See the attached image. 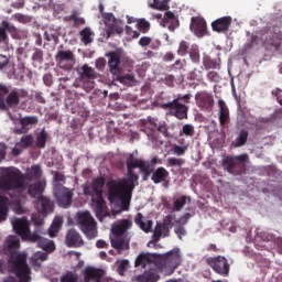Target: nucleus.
<instances>
[{"label": "nucleus", "instance_id": "nucleus-1", "mask_svg": "<svg viewBox=\"0 0 282 282\" xmlns=\"http://www.w3.org/2000/svg\"><path fill=\"white\" fill-rule=\"evenodd\" d=\"M126 164L128 177L119 181H108L106 186L108 188V200L110 204H118V202H120L121 209L129 210L131 194L133 193L135 186H138V180H140V176L133 173V170L140 169V171H142L143 166L147 164V161L135 159L133 154H129L126 160Z\"/></svg>", "mask_w": 282, "mask_h": 282}, {"label": "nucleus", "instance_id": "nucleus-2", "mask_svg": "<svg viewBox=\"0 0 282 282\" xmlns=\"http://www.w3.org/2000/svg\"><path fill=\"white\" fill-rule=\"evenodd\" d=\"M31 197L43 195V183L41 181L28 186L25 183V174L17 167H1L0 169V191L8 193L10 191H25Z\"/></svg>", "mask_w": 282, "mask_h": 282}, {"label": "nucleus", "instance_id": "nucleus-3", "mask_svg": "<svg viewBox=\"0 0 282 282\" xmlns=\"http://www.w3.org/2000/svg\"><path fill=\"white\" fill-rule=\"evenodd\" d=\"M9 257V270L12 274H15L19 282L32 281V269L28 264V254L18 252L21 241L14 236L9 237L6 241Z\"/></svg>", "mask_w": 282, "mask_h": 282}, {"label": "nucleus", "instance_id": "nucleus-4", "mask_svg": "<svg viewBox=\"0 0 282 282\" xmlns=\"http://www.w3.org/2000/svg\"><path fill=\"white\" fill-rule=\"evenodd\" d=\"M12 226L14 232L19 235V237L25 239L26 241H31V243H37L39 248H42L44 252L52 253L54 250H56V245H54V241L43 238L36 232L32 234L30 231V221H28V218H15L12 221Z\"/></svg>", "mask_w": 282, "mask_h": 282}, {"label": "nucleus", "instance_id": "nucleus-5", "mask_svg": "<svg viewBox=\"0 0 282 282\" xmlns=\"http://www.w3.org/2000/svg\"><path fill=\"white\" fill-rule=\"evenodd\" d=\"M105 187V177H97L93 180L91 184L84 187V195L91 197L95 204L96 217L102 221L104 217H109L105 210V198H102V188Z\"/></svg>", "mask_w": 282, "mask_h": 282}, {"label": "nucleus", "instance_id": "nucleus-6", "mask_svg": "<svg viewBox=\"0 0 282 282\" xmlns=\"http://www.w3.org/2000/svg\"><path fill=\"white\" fill-rule=\"evenodd\" d=\"M193 95H177V97L170 102L162 104V109L169 111L170 116H173L177 120H188V105Z\"/></svg>", "mask_w": 282, "mask_h": 282}, {"label": "nucleus", "instance_id": "nucleus-7", "mask_svg": "<svg viewBox=\"0 0 282 282\" xmlns=\"http://www.w3.org/2000/svg\"><path fill=\"white\" fill-rule=\"evenodd\" d=\"M28 91L19 88L10 90L8 86L0 84V109L2 111H8L12 107H18L21 102V98H25Z\"/></svg>", "mask_w": 282, "mask_h": 282}, {"label": "nucleus", "instance_id": "nucleus-8", "mask_svg": "<svg viewBox=\"0 0 282 282\" xmlns=\"http://www.w3.org/2000/svg\"><path fill=\"white\" fill-rule=\"evenodd\" d=\"M77 226H79L82 232L87 239H96L98 237V230L96 229V219L89 212H79L76 214Z\"/></svg>", "mask_w": 282, "mask_h": 282}, {"label": "nucleus", "instance_id": "nucleus-9", "mask_svg": "<svg viewBox=\"0 0 282 282\" xmlns=\"http://www.w3.org/2000/svg\"><path fill=\"white\" fill-rule=\"evenodd\" d=\"M99 12L106 25L107 39H111L113 34H122V32H124L122 23L118 21V19H116V15H113V13H105V6L99 4Z\"/></svg>", "mask_w": 282, "mask_h": 282}, {"label": "nucleus", "instance_id": "nucleus-10", "mask_svg": "<svg viewBox=\"0 0 282 282\" xmlns=\"http://www.w3.org/2000/svg\"><path fill=\"white\" fill-rule=\"evenodd\" d=\"M55 62L61 69L70 72V69H74V65H76V55L72 50L65 51V46L61 44L55 54Z\"/></svg>", "mask_w": 282, "mask_h": 282}, {"label": "nucleus", "instance_id": "nucleus-11", "mask_svg": "<svg viewBox=\"0 0 282 282\" xmlns=\"http://www.w3.org/2000/svg\"><path fill=\"white\" fill-rule=\"evenodd\" d=\"M248 162V154H240L238 156H227L223 160L225 171L230 175H241L243 173V164Z\"/></svg>", "mask_w": 282, "mask_h": 282}, {"label": "nucleus", "instance_id": "nucleus-12", "mask_svg": "<svg viewBox=\"0 0 282 282\" xmlns=\"http://www.w3.org/2000/svg\"><path fill=\"white\" fill-rule=\"evenodd\" d=\"M54 197L57 202V205L61 208H69L74 199V189H69L62 185V183L54 184L53 187Z\"/></svg>", "mask_w": 282, "mask_h": 282}, {"label": "nucleus", "instance_id": "nucleus-13", "mask_svg": "<svg viewBox=\"0 0 282 282\" xmlns=\"http://www.w3.org/2000/svg\"><path fill=\"white\" fill-rule=\"evenodd\" d=\"M17 215H25V208L21 204V200H13L10 203V198L6 195H0V221H6L8 219V206H10Z\"/></svg>", "mask_w": 282, "mask_h": 282}, {"label": "nucleus", "instance_id": "nucleus-14", "mask_svg": "<svg viewBox=\"0 0 282 282\" xmlns=\"http://www.w3.org/2000/svg\"><path fill=\"white\" fill-rule=\"evenodd\" d=\"M159 257L163 268H170V270L174 271L182 265V254L180 253V248H174Z\"/></svg>", "mask_w": 282, "mask_h": 282}, {"label": "nucleus", "instance_id": "nucleus-15", "mask_svg": "<svg viewBox=\"0 0 282 282\" xmlns=\"http://www.w3.org/2000/svg\"><path fill=\"white\" fill-rule=\"evenodd\" d=\"M206 263L213 268L214 272L221 274V276H228L230 272V265L228 264L226 257L218 256L215 258H207Z\"/></svg>", "mask_w": 282, "mask_h": 282}, {"label": "nucleus", "instance_id": "nucleus-16", "mask_svg": "<svg viewBox=\"0 0 282 282\" xmlns=\"http://www.w3.org/2000/svg\"><path fill=\"white\" fill-rule=\"evenodd\" d=\"M195 100L202 111H213V107H215V98L206 90L198 91L195 95Z\"/></svg>", "mask_w": 282, "mask_h": 282}, {"label": "nucleus", "instance_id": "nucleus-17", "mask_svg": "<svg viewBox=\"0 0 282 282\" xmlns=\"http://www.w3.org/2000/svg\"><path fill=\"white\" fill-rule=\"evenodd\" d=\"M131 240L127 236H113L110 238L111 247L115 248L117 254H124L126 250L131 248Z\"/></svg>", "mask_w": 282, "mask_h": 282}, {"label": "nucleus", "instance_id": "nucleus-18", "mask_svg": "<svg viewBox=\"0 0 282 282\" xmlns=\"http://www.w3.org/2000/svg\"><path fill=\"white\" fill-rule=\"evenodd\" d=\"M84 282H102L105 270L95 267H86L84 269Z\"/></svg>", "mask_w": 282, "mask_h": 282}, {"label": "nucleus", "instance_id": "nucleus-19", "mask_svg": "<svg viewBox=\"0 0 282 282\" xmlns=\"http://www.w3.org/2000/svg\"><path fill=\"white\" fill-rule=\"evenodd\" d=\"M65 243L67 248H83L85 241L76 229H69L65 237Z\"/></svg>", "mask_w": 282, "mask_h": 282}, {"label": "nucleus", "instance_id": "nucleus-20", "mask_svg": "<svg viewBox=\"0 0 282 282\" xmlns=\"http://www.w3.org/2000/svg\"><path fill=\"white\" fill-rule=\"evenodd\" d=\"M107 56L109 57L108 67L110 69V74L119 76L122 72V68L120 67V58H122V56L118 52H110Z\"/></svg>", "mask_w": 282, "mask_h": 282}, {"label": "nucleus", "instance_id": "nucleus-21", "mask_svg": "<svg viewBox=\"0 0 282 282\" xmlns=\"http://www.w3.org/2000/svg\"><path fill=\"white\" fill-rule=\"evenodd\" d=\"M230 25H232V18L229 15L219 18L212 22L213 31L218 32L219 34L228 32V30H230Z\"/></svg>", "mask_w": 282, "mask_h": 282}, {"label": "nucleus", "instance_id": "nucleus-22", "mask_svg": "<svg viewBox=\"0 0 282 282\" xmlns=\"http://www.w3.org/2000/svg\"><path fill=\"white\" fill-rule=\"evenodd\" d=\"M133 221L131 219L118 220L111 228V232L115 237H124V232L132 228Z\"/></svg>", "mask_w": 282, "mask_h": 282}, {"label": "nucleus", "instance_id": "nucleus-23", "mask_svg": "<svg viewBox=\"0 0 282 282\" xmlns=\"http://www.w3.org/2000/svg\"><path fill=\"white\" fill-rule=\"evenodd\" d=\"M169 235H171V228L166 224L156 223L150 243H158L162 237H169Z\"/></svg>", "mask_w": 282, "mask_h": 282}, {"label": "nucleus", "instance_id": "nucleus-24", "mask_svg": "<svg viewBox=\"0 0 282 282\" xmlns=\"http://www.w3.org/2000/svg\"><path fill=\"white\" fill-rule=\"evenodd\" d=\"M191 30L195 35L202 37L206 35V20L196 17L192 18Z\"/></svg>", "mask_w": 282, "mask_h": 282}, {"label": "nucleus", "instance_id": "nucleus-25", "mask_svg": "<svg viewBox=\"0 0 282 282\" xmlns=\"http://www.w3.org/2000/svg\"><path fill=\"white\" fill-rule=\"evenodd\" d=\"M161 24L163 28H167L170 32H175L180 28V20L175 18V13L166 11Z\"/></svg>", "mask_w": 282, "mask_h": 282}, {"label": "nucleus", "instance_id": "nucleus-26", "mask_svg": "<svg viewBox=\"0 0 282 282\" xmlns=\"http://www.w3.org/2000/svg\"><path fill=\"white\" fill-rule=\"evenodd\" d=\"M134 224L139 226L143 232H151L153 229V220H147L142 213H138L134 217Z\"/></svg>", "mask_w": 282, "mask_h": 282}, {"label": "nucleus", "instance_id": "nucleus-27", "mask_svg": "<svg viewBox=\"0 0 282 282\" xmlns=\"http://www.w3.org/2000/svg\"><path fill=\"white\" fill-rule=\"evenodd\" d=\"M250 135V132L246 129H241L237 132L236 139L231 142V147L234 149H239L241 147H246L248 143V137Z\"/></svg>", "mask_w": 282, "mask_h": 282}, {"label": "nucleus", "instance_id": "nucleus-28", "mask_svg": "<svg viewBox=\"0 0 282 282\" xmlns=\"http://www.w3.org/2000/svg\"><path fill=\"white\" fill-rule=\"evenodd\" d=\"M170 173L167 172L166 169L163 166L158 167L151 176V180L154 184H162V182H166L169 180Z\"/></svg>", "mask_w": 282, "mask_h": 282}, {"label": "nucleus", "instance_id": "nucleus-29", "mask_svg": "<svg viewBox=\"0 0 282 282\" xmlns=\"http://www.w3.org/2000/svg\"><path fill=\"white\" fill-rule=\"evenodd\" d=\"M218 107L220 127H225L228 122V118H230V111L228 110V106H226V101H224V99L218 100Z\"/></svg>", "mask_w": 282, "mask_h": 282}, {"label": "nucleus", "instance_id": "nucleus-30", "mask_svg": "<svg viewBox=\"0 0 282 282\" xmlns=\"http://www.w3.org/2000/svg\"><path fill=\"white\" fill-rule=\"evenodd\" d=\"M42 215H50V213H54V202L50 199L47 196H40L37 199Z\"/></svg>", "mask_w": 282, "mask_h": 282}, {"label": "nucleus", "instance_id": "nucleus-31", "mask_svg": "<svg viewBox=\"0 0 282 282\" xmlns=\"http://www.w3.org/2000/svg\"><path fill=\"white\" fill-rule=\"evenodd\" d=\"M159 280L160 275L153 269H150L135 278L137 282H158Z\"/></svg>", "mask_w": 282, "mask_h": 282}, {"label": "nucleus", "instance_id": "nucleus-32", "mask_svg": "<svg viewBox=\"0 0 282 282\" xmlns=\"http://www.w3.org/2000/svg\"><path fill=\"white\" fill-rule=\"evenodd\" d=\"M203 67L208 72V69H221V63L217 59L210 58V56L203 57Z\"/></svg>", "mask_w": 282, "mask_h": 282}, {"label": "nucleus", "instance_id": "nucleus-33", "mask_svg": "<svg viewBox=\"0 0 282 282\" xmlns=\"http://www.w3.org/2000/svg\"><path fill=\"white\" fill-rule=\"evenodd\" d=\"M187 54L189 55L192 63L199 65L202 56L199 55V46L197 44H192Z\"/></svg>", "mask_w": 282, "mask_h": 282}, {"label": "nucleus", "instance_id": "nucleus-34", "mask_svg": "<svg viewBox=\"0 0 282 282\" xmlns=\"http://www.w3.org/2000/svg\"><path fill=\"white\" fill-rule=\"evenodd\" d=\"M151 257H153L150 253H141L137 257L134 265L135 268H147L149 263H151Z\"/></svg>", "mask_w": 282, "mask_h": 282}, {"label": "nucleus", "instance_id": "nucleus-35", "mask_svg": "<svg viewBox=\"0 0 282 282\" xmlns=\"http://www.w3.org/2000/svg\"><path fill=\"white\" fill-rule=\"evenodd\" d=\"M43 175V170H41V165H33L31 169L28 171L25 177L26 180H39Z\"/></svg>", "mask_w": 282, "mask_h": 282}, {"label": "nucleus", "instance_id": "nucleus-36", "mask_svg": "<svg viewBox=\"0 0 282 282\" xmlns=\"http://www.w3.org/2000/svg\"><path fill=\"white\" fill-rule=\"evenodd\" d=\"M96 78V70L89 67L88 65H84L82 67V79L83 80H95Z\"/></svg>", "mask_w": 282, "mask_h": 282}, {"label": "nucleus", "instance_id": "nucleus-37", "mask_svg": "<svg viewBox=\"0 0 282 282\" xmlns=\"http://www.w3.org/2000/svg\"><path fill=\"white\" fill-rule=\"evenodd\" d=\"M62 226H63V218L55 217L48 231L50 237H56V234L58 232Z\"/></svg>", "mask_w": 282, "mask_h": 282}, {"label": "nucleus", "instance_id": "nucleus-38", "mask_svg": "<svg viewBox=\"0 0 282 282\" xmlns=\"http://www.w3.org/2000/svg\"><path fill=\"white\" fill-rule=\"evenodd\" d=\"M171 0H153V3H150L149 6L153 9V10H162V11H166L169 10V2Z\"/></svg>", "mask_w": 282, "mask_h": 282}, {"label": "nucleus", "instance_id": "nucleus-39", "mask_svg": "<svg viewBox=\"0 0 282 282\" xmlns=\"http://www.w3.org/2000/svg\"><path fill=\"white\" fill-rule=\"evenodd\" d=\"M34 143V137L32 134L23 135L19 143H17V147H20L21 149H29Z\"/></svg>", "mask_w": 282, "mask_h": 282}, {"label": "nucleus", "instance_id": "nucleus-40", "mask_svg": "<svg viewBox=\"0 0 282 282\" xmlns=\"http://www.w3.org/2000/svg\"><path fill=\"white\" fill-rule=\"evenodd\" d=\"M117 79L119 80V83H121L122 85H133L134 80H135V76L131 73L124 74V75H117Z\"/></svg>", "mask_w": 282, "mask_h": 282}, {"label": "nucleus", "instance_id": "nucleus-41", "mask_svg": "<svg viewBox=\"0 0 282 282\" xmlns=\"http://www.w3.org/2000/svg\"><path fill=\"white\" fill-rule=\"evenodd\" d=\"M80 36H82V42L85 45H89V43H91L94 41V39H91V35L94 34L91 32V29L89 28H85L84 30L80 31Z\"/></svg>", "mask_w": 282, "mask_h": 282}, {"label": "nucleus", "instance_id": "nucleus-42", "mask_svg": "<svg viewBox=\"0 0 282 282\" xmlns=\"http://www.w3.org/2000/svg\"><path fill=\"white\" fill-rule=\"evenodd\" d=\"M2 25L7 32H10L12 39H21V35L19 34V30L14 28V25L10 24L8 21H2Z\"/></svg>", "mask_w": 282, "mask_h": 282}, {"label": "nucleus", "instance_id": "nucleus-43", "mask_svg": "<svg viewBox=\"0 0 282 282\" xmlns=\"http://www.w3.org/2000/svg\"><path fill=\"white\" fill-rule=\"evenodd\" d=\"M180 135H186L187 138H193L195 135V127L191 123L184 124L182 130H180Z\"/></svg>", "mask_w": 282, "mask_h": 282}, {"label": "nucleus", "instance_id": "nucleus-44", "mask_svg": "<svg viewBox=\"0 0 282 282\" xmlns=\"http://www.w3.org/2000/svg\"><path fill=\"white\" fill-rule=\"evenodd\" d=\"M137 28L140 30V32H142V34H147V32L151 30V23L144 19H139L137 20Z\"/></svg>", "mask_w": 282, "mask_h": 282}, {"label": "nucleus", "instance_id": "nucleus-45", "mask_svg": "<svg viewBox=\"0 0 282 282\" xmlns=\"http://www.w3.org/2000/svg\"><path fill=\"white\" fill-rule=\"evenodd\" d=\"M21 127L28 128L29 124H39V117H23L20 119Z\"/></svg>", "mask_w": 282, "mask_h": 282}, {"label": "nucleus", "instance_id": "nucleus-46", "mask_svg": "<svg viewBox=\"0 0 282 282\" xmlns=\"http://www.w3.org/2000/svg\"><path fill=\"white\" fill-rule=\"evenodd\" d=\"M45 144H47V132L42 131L36 138V147L39 149H45Z\"/></svg>", "mask_w": 282, "mask_h": 282}, {"label": "nucleus", "instance_id": "nucleus-47", "mask_svg": "<svg viewBox=\"0 0 282 282\" xmlns=\"http://www.w3.org/2000/svg\"><path fill=\"white\" fill-rule=\"evenodd\" d=\"M33 63H37L39 65H43V50L34 48L32 54Z\"/></svg>", "mask_w": 282, "mask_h": 282}, {"label": "nucleus", "instance_id": "nucleus-48", "mask_svg": "<svg viewBox=\"0 0 282 282\" xmlns=\"http://www.w3.org/2000/svg\"><path fill=\"white\" fill-rule=\"evenodd\" d=\"M189 50H191V44H188V42H186V41H181V43L178 45L177 54H178V56H186V54H188Z\"/></svg>", "mask_w": 282, "mask_h": 282}, {"label": "nucleus", "instance_id": "nucleus-49", "mask_svg": "<svg viewBox=\"0 0 282 282\" xmlns=\"http://www.w3.org/2000/svg\"><path fill=\"white\" fill-rule=\"evenodd\" d=\"M188 151V145H177V144H174L172 147V152L174 155H184L186 152Z\"/></svg>", "mask_w": 282, "mask_h": 282}, {"label": "nucleus", "instance_id": "nucleus-50", "mask_svg": "<svg viewBox=\"0 0 282 282\" xmlns=\"http://www.w3.org/2000/svg\"><path fill=\"white\" fill-rule=\"evenodd\" d=\"M45 41L52 42L54 41L55 44L58 43V33L56 31H45L44 32Z\"/></svg>", "mask_w": 282, "mask_h": 282}, {"label": "nucleus", "instance_id": "nucleus-51", "mask_svg": "<svg viewBox=\"0 0 282 282\" xmlns=\"http://www.w3.org/2000/svg\"><path fill=\"white\" fill-rule=\"evenodd\" d=\"M141 173H143V180L147 182L149 180V176L153 174V167L151 166V163L145 162L144 166L141 167Z\"/></svg>", "mask_w": 282, "mask_h": 282}, {"label": "nucleus", "instance_id": "nucleus-52", "mask_svg": "<svg viewBox=\"0 0 282 282\" xmlns=\"http://www.w3.org/2000/svg\"><path fill=\"white\" fill-rule=\"evenodd\" d=\"M141 173H143V180L147 182L149 180V176L153 174V167L151 166V163L145 162L144 166L141 167Z\"/></svg>", "mask_w": 282, "mask_h": 282}, {"label": "nucleus", "instance_id": "nucleus-53", "mask_svg": "<svg viewBox=\"0 0 282 282\" xmlns=\"http://www.w3.org/2000/svg\"><path fill=\"white\" fill-rule=\"evenodd\" d=\"M61 282H78V274L75 272H67L61 278Z\"/></svg>", "mask_w": 282, "mask_h": 282}, {"label": "nucleus", "instance_id": "nucleus-54", "mask_svg": "<svg viewBox=\"0 0 282 282\" xmlns=\"http://www.w3.org/2000/svg\"><path fill=\"white\" fill-rule=\"evenodd\" d=\"M183 206H186V196H181L174 202V210L176 213H180L182 210Z\"/></svg>", "mask_w": 282, "mask_h": 282}, {"label": "nucleus", "instance_id": "nucleus-55", "mask_svg": "<svg viewBox=\"0 0 282 282\" xmlns=\"http://www.w3.org/2000/svg\"><path fill=\"white\" fill-rule=\"evenodd\" d=\"M68 21L74 22V28H78V25H85V19L79 18L78 14L73 13L72 15L68 17Z\"/></svg>", "mask_w": 282, "mask_h": 282}, {"label": "nucleus", "instance_id": "nucleus-56", "mask_svg": "<svg viewBox=\"0 0 282 282\" xmlns=\"http://www.w3.org/2000/svg\"><path fill=\"white\" fill-rule=\"evenodd\" d=\"M207 79L209 83H219V80H221V76H219V73L210 70L207 73Z\"/></svg>", "mask_w": 282, "mask_h": 282}, {"label": "nucleus", "instance_id": "nucleus-57", "mask_svg": "<svg viewBox=\"0 0 282 282\" xmlns=\"http://www.w3.org/2000/svg\"><path fill=\"white\" fill-rule=\"evenodd\" d=\"M183 164H184L183 159H177V158L167 159V166H182Z\"/></svg>", "mask_w": 282, "mask_h": 282}, {"label": "nucleus", "instance_id": "nucleus-58", "mask_svg": "<svg viewBox=\"0 0 282 282\" xmlns=\"http://www.w3.org/2000/svg\"><path fill=\"white\" fill-rule=\"evenodd\" d=\"M184 65H186V59H177L172 66L171 69L173 72H177L180 69H184Z\"/></svg>", "mask_w": 282, "mask_h": 282}, {"label": "nucleus", "instance_id": "nucleus-59", "mask_svg": "<svg viewBox=\"0 0 282 282\" xmlns=\"http://www.w3.org/2000/svg\"><path fill=\"white\" fill-rule=\"evenodd\" d=\"M66 177L65 174L61 172H54V184H65Z\"/></svg>", "mask_w": 282, "mask_h": 282}, {"label": "nucleus", "instance_id": "nucleus-60", "mask_svg": "<svg viewBox=\"0 0 282 282\" xmlns=\"http://www.w3.org/2000/svg\"><path fill=\"white\" fill-rule=\"evenodd\" d=\"M127 268H129V260H122L118 267L119 274L123 275L127 272Z\"/></svg>", "mask_w": 282, "mask_h": 282}, {"label": "nucleus", "instance_id": "nucleus-61", "mask_svg": "<svg viewBox=\"0 0 282 282\" xmlns=\"http://www.w3.org/2000/svg\"><path fill=\"white\" fill-rule=\"evenodd\" d=\"M175 235H177L178 239H182V237H186V228L184 226H178L174 229Z\"/></svg>", "mask_w": 282, "mask_h": 282}, {"label": "nucleus", "instance_id": "nucleus-62", "mask_svg": "<svg viewBox=\"0 0 282 282\" xmlns=\"http://www.w3.org/2000/svg\"><path fill=\"white\" fill-rule=\"evenodd\" d=\"M0 43H8V33L6 26H0Z\"/></svg>", "mask_w": 282, "mask_h": 282}, {"label": "nucleus", "instance_id": "nucleus-63", "mask_svg": "<svg viewBox=\"0 0 282 282\" xmlns=\"http://www.w3.org/2000/svg\"><path fill=\"white\" fill-rule=\"evenodd\" d=\"M164 83L165 85H167V87H175V76L166 75L164 78Z\"/></svg>", "mask_w": 282, "mask_h": 282}, {"label": "nucleus", "instance_id": "nucleus-64", "mask_svg": "<svg viewBox=\"0 0 282 282\" xmlns=\"http://www.w3.org/2000/svg\"><path fill=\"white\" fill-rule=\"evenodd\" d=\"M106 65H107V59H105L104 57H99V58L96 61V67H97V69H99V70L105 69Z\"/></svg>", "mask_w": 282, "mask_h": 282}]
</instances>
